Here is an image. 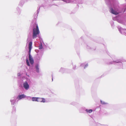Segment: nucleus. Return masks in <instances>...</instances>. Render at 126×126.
I'll return each mask as SVG.
<instances>
[{
    "mask_svg": "<svg viewBox=\"0 0 126 126\" xmlns=\"http://www.w3.org/2000/svg\"><path fill=\"white\" fill-rule=\"evenodd\" d=\"M113 8L112 6H110V12L112 14L115 15H117L118 14V12L114 10V8L115 10H117V8L118 7V3H116L115 2L113 3Z\"/></svg>",
    "mask_w": 126,
    "mask_h": 126,
    "instance_id": "f257e3e1",
    "label": "nucleus"
},
{
    "mask_svg": "<svg viewBox=\"0 0 126 126\" xmlns=\"http://www.w3.org/2000/svg\"><path fill=\"white\" fill-rule=\"evenodd\" d=\"M32 42H30L29 44V60L30 61V63L31 64H32L34 63V61L33 58L32 57V56H31L30 53L31 52V49L32 48Z\"/></svg>",
    "mask_w": 126,
    "mask_h": 126,
    "instance_id": "f03ea898",
    "label": "nucleus"
},
{
    "mask_svg": "<svg viewBox=\"0 0 126 126\" xmlns=\"http://www.w3.org/2000/svg\"><path fill=\"white\" fill-rule=\"evenodd\" d=\"M33 32H39L38 25L36 23H35L33 27Z\"/></svg>",
    "mask_w": 126,
    "mask_h": 126,
    "instance_id": "7ed1b4c3",
    "label": "nucleus"
},
{
    "mask_svg": "<svg viewBox=\"0 0 126 126\" xmlns=\"http://www.w3.org/2000/svg\"><path fill=\"white\" fill-rule=\"evenodd\" d=\"M23 86L26 90H28L29 88V85L26 82H25L23 83Z\"/></svg>",
    "mask_w": 126,
    "mask_h": 126,
    "instance_id": "20e7f679",
    "label": "nucleus"
},
{
    "mask_svg": "<svg viewBox=\"0 0 126 126\" xmlns=\"http://www.w3.org/2000/svg\"><path fill=\"white\" fill-rule=\"evenodd\" d=\"M37 102H46L45 99L44 98H38Z\"/></svg>",
    "mask_w": 126,
    "mask_h": 126,
    "instance_id": "39448f33",
    "label": "nucleus"
},
{
    "mask_svg": "<svg viewBox=\"0 0 126 126\" xmlns=\"http://www.w3.org/2000/svg\"><path fill=\"white\" fill-rule=\"evenodd\" d=\"M26 97V96L24 94H22L21 95H18L17 98L18 100H20L22 98H24Z\"/></svg>",
    "mask_w": 126,
    "mask_h": 126,
    "instance_id": "423d86ee",
    "label": "nucleus"
},
{
    "mask_svg": "<svg viewBox=\"0 0 126 126\" xmlns=\"http://www.w3.org/2000/svg\"><path fill=\"white\" fill-rule=\"evenodd\" d=\"M39 32H33L32 34V38L33 39H34L37 37V35L38 34Z\"/></svg>",
    "mask_w": 126,
    "mask_h": 126,
    "instance_id": "0eeeda50",
    "label": "nucleus"
},
{
    "mask_svg": "<svg viewBox=\"0 0 126 126\" xmlns=\"http://www.w3.org/2000/svg\"><path fill=\"white\" fill-rule=\"evenodd\" d=\"M118 28L119 32H126V29H124L120 26H118Z\"/></svg>",
    "mask_w": 126,
    "mask_h": 126,
    "instance_id": "6e6552de",
    "label": "nucleus"
},
{
    "mask_svg": "<svg viewBox=\"0 0 126 126\" xmlns=\"http://www.w3.org/2000/svg\"><path fill=\"white\" fill-rule=\"evenodd\" d=\"M107 4L111 5L112 2L113 1V0H105Z\"/></svg>",
    "mask_w": 126,
    "mask_h": 126,
    "instance_id": "1a4fd4ad",
    "label": "nucleus"
},
{
    "mask_svg": "<svg viewBox=\"0 0 126 126\" xmlns=\"http://www.w3.org/2000/svg\"><path fill=\"white\" fill-rule=\"evenodd\" d=\"M38 97H33L32 98V100L33 101H37Z\"/></svg>",
    "mask_w": 126,
    "mask_h": 126,
    "instance_id": "9d476101",
    "label": "nucleus"
},
{
    "mask_svg": "<svg viewBox=\"0 0 126 126\" xmlns=\"http://www.w3.org/2000/svg\"><path fill=\"white\" fill-rule=\"evenodd\" d=\"M24 2L23 0H21L20 2L19 5L21 6H22L24 4Z\"/></svg>",
    "mask_w": 126,
    "mask_h": 126,
    "instance_id": "9b49d317",
    "label": "nucleus"
},
{
    "mask_svg": "<svg viewBox=\"0 0 126 126\" xmlns=\"http://www.w3.org/2000/svg\"><path fill=\"white\" fill-rule=\"evenodd\" d=\"M36 69V71L38 72H39V66L38 65H37L35 66Z\"/></svg>",
    "mask_w": 126,
    "mask_h": 126,
    "instance_id": "f8f14e48",
    "label": "nucleus"
},
{
    "mask_svg": "<svg viewBox=\"0 0 126 126\" xmlns=\"http://www.w3.org/2000/svg\"><path fill=\"white\" fill-rule=\"evenodd\" d=\"M86 111L87 113H90L92 111V109H90L89 110H88V109H87L86 110Z\"/></svg>",
    "mask_w": 126,
    "mask_h": 126,
    "instance_id": "ddd939ff",
    "label": "nucleus"
},
{
    "mask_svg": "<svg viewBox=\"0 0 126 126\" xmlns=\"http://www.w3.org/2000/svg\"><path fill=\"white\" fill-rule=\"evenodd\" d=\"M26 62L27 65L28 66H30V64L29 63V62L28 59H27L26 60Z\"/></svg>",
    "mask_w": 126,
    "mask_h": 126,
    "instance_id": "4468645a",
    "label": "nucleus"
},
{
    "mask_svg": "<svg viewBox=\"0 0 126 126\" xmlns=\"http://www.w3.org/2000/svg\"><path fill=\"white\" fill-rule=\"evenodd\" d=\"M40 7H39V8L38 7V10H37V13L36 14V16H37L38 15V14L39 13V11H40Z\"/></svg>",
    "mask_w": 126,
    "mask_h": 126,
    "instance_id": "2eb2a0df",
    "label": "nucleus"
},
{
    "mask_svg": "<svg viewBox=\"0 0 126 126\" xmlns=\"http://www.w3.org/2000/svg\"><path fill=\"white\" fill-rule=\"evenodd\" d=\"M39 47V49H42L43 48V47H42V45H40Z\"/></svg>",
    "mask_w": 126,
    "mask_h": 126,
    "instance_id": "dca6fc26",
    "label": "nucleus"
},
{
    "mask_svg": "<svg viewBox=\"0 0 126 126\" xmlns=\"http://www.w3.org/2000/svg\"><path fill=\"white\" fill-rule=\"evenodd\" d=\"M16 9L17 10L18 13H19L20 12V9L18 7H17Z\"/></svg>",
    "mask_w": 126,
    "mask_h": 126,
    "instance_id": "f3484780",
    "label": "nucleus"
},
{
    "mask_svg": "<svg viewBox=\"0 0 126 126\" xmlns=\"http://www.w3.org/2000/svg\"><path fill=\"white\" fill-rule=\"evenodd\" d=\"M101 104H106L104 102L102 101H101Z\"/></svg>",
    "mask_w": 126,
    "mask_h": 126,
    "instance_id": "a211bd4d",
    "label": "nucleus"
},
{
    "mask_svg": "<svg viewBox=\"0 0 126 126\" xmlns=\"http://www.w3.org/2000/svg\"><path fill=\"white\" fill-rule=\"evenodd\" d=\"M21 76V74L20 73H19L17 74V76Z\"/></svg>",
    "mask_w": 126,
    "mask_h": 126,
    "instance_id": "6ab92c4d",
    "label": "nucleus"
},
{
    "mask_svg": "<svg viewBox=\"0 0 126 126\" xmlns=\"http://www.w3.org/2000/svg\"><path fill=\"white\" fill-rule=\"evenodd\" d=\"M118 22L120 23H123V22H122V21L121 20L120 21L119 20H118Z\"/></svg>",
    "mask_w": 126,
    "mask_h": 126,
    "instance_id": "aec40b11",
    "label": "nucleus"
}]
</instances>
